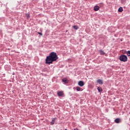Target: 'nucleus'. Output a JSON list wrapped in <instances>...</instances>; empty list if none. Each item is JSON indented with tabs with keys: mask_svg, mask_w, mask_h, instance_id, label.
<instances>
[{
	"mask_svg": "<svg viewBox=\"0 0 130 130\" xmlns=\"http://www.w3.org/2000/svg\"><path fill=\"white\" fill-rule=\"evenodd\" d=\"M123 11V9H122V7H120L118 9V12H120V13H122Z\"/></svg>",
	"mask_w": 130,
	"mask_h": 130,
	"instance_id": "9b49d317",
	"label": "nucleus"
},
{
	"mask_svg": "<svg viewBox=\"0 0 130 130\" xmlns=\"http://www.w3.org/2000/svg\"><path fill=\"white\" fill-rule=\"evenodd\" d=\"M99 9H100V8L99 7V6H96L94 7V11H95V12H96V11H99Z\"/></svg>",
	"mask_w": 130,
	"mask_h": 130,
	"instance_id": "6e6552de",
	"label": "nucleus"
},
{
	"mask_svg": "<svg viewBox=\"0 0 130 130\" xmlns=\"http://www.w3.org/2000/svg\"><path fill=\"white\" fill-rule=\"evenodd\" d=\"M121 121V118H116L115 120H114V122L116 123H120V122Z\"/></svg>",
	"mask_w": 130,
	"mask_h": 130,
	"instance_id": "7ed1b4c3",
	"label": "nucleus"
},
{
	"mask_svg": "<svg viewBox=\"0 0 130 130\" xmlns=\"http://www.w3.org/2000/svg\"><path fill=\"white\" fill-rule=\"evenodd\" d=\"M74 130H79V129H78V128H75L74 129Z\"/></svg>",
	"mask_w": 130,
	"mask_h": 130,
	"instance_id": "a211bd4d",
	"label": "nucleus"
},
{
	"mask_svg": "<svg viewBox=\"0 0 130 130\" xmlns=\"http://www.w3.org/2000/svg\"><path fill=\"white\" fill-rule=\"evenodd\" d=\"M126 54L128 56H130V51H128L126 52Z\"/></svg>",
	"mask_w": 130,
	"mask_h": 130,
	"instance_id": "dca6fc26",
	"label": "nucleus"
},
{
	"mask_svg": "<svg viewBox=\"0 0 130 130\" xmlns=\"http://www.w3.org/2000/svg\"><path fill=\"white\" fill-rule=\"evenodd\" d=\"M38 34H39V35H41V36H42V33H41V32H38Z\"/></svg>",
	"mask_w": 130,
	"mask_h": 130,
	"instance_id": "f3484780",
	"label": "nucleus"
},
{
	"mask_svg": "<svg viewBox=\"0 0 130 130\" xmlns=\"http://www.w3.org/2000/svg\"><path fill=\"white\" fill-rule=\"evenodd\" d=\"M78 85L79 86H80V87H83V86H84V82H83L82 81H79Z\"/></svg>",
	"mask_w": 130,
	"mask_h": 130,
	"instance_id": "423d86ee",
	"label": "nucleus"
},
{
	"mask_svg": "<svg viewBox=\"0 0 130 130\" xmlns=\"http://www.w3.org/2000/svg\"><path fill=\"white\" fill-rule=\"evenodd\" d=\"M26 17H27V19H29V18H30V14L27 13V14H26Z\"/></svg>",
	"mask_w": 130,
	"mask_h": 130,
	"instance_id": "2eb2a0df",
	"label": "nucleus"
},
{
	"mask_svg": "<svg viewBox=\"0 0 130 130\" xmlns=\"http://www.w3.org/2000/svg\"><path fill=\"white\" fill-rule=\"evenodd\" d=\"M76 90H77V91H83V89L81 88V87H77Z\"/></svg>",
	"mask_w": 130,
	"mask_h": 130,
	"instance_id": "9d476101",
	"label": "nucleus"
},
{
	"mask_svg": "<svg viewBox=\"0 0 130 130\" xmlns=\"http://www.w3.org/2000/svg\"><path fill=\"white\" fill-rule=\"evenodd\" d=\"M55 119H56V117L52 118V121L50 122L51 125H53L55 123Z\"/></svg>",
	"mask_w": 130,
	"mask_h": 130,
	"instance_id": "20e7f679",
	"label": "nucleus"
},
{
	"mask_svg": "<svg viewBox=\"0 0 130 130\" xmlns=\"http://www.w3.org/2000/svg\"><path fill=\"white\" fill-rule=\"evenodd\" d=\"M119 59L120 61H123L124 62H125L126 61H127V56L125 55H121L119 57Z\"/></svg>",
	"mask_w": 130,
	"mask_h": 130,
	"instance_id": "f03ea898",
	"label": "nucleus"
},
{
	"mask_svg": "<svg viewBox=\"0 0 130 130\" xmlns=\"http://www.w3.org/2000/svg\"><path fill=\"white\" fill-rule=\"evenodd\" d=\"M62 82H63L64 83H68V80L67 79V78H63L62 80Z\"/></svg>",
	"mask_w": 130,
	"mask_h": 130,
	"instance_id": "ddd939ff",
	"label": "nucleus"
},
{
	"mask_svg": "<svg viewBox=\"0 0 130 130\" xmlns=\"http://www.w3.org/2000/svg\"><path fill=\"white\" fill-rule=\"evenodd\" d=\"M101 7H103V4H101Z\"/></svg>",
	"mask_w": 130,
	"mask_h": 130,
	"instance_id": "6ab92c4d",
	"label": "nucleus"
},
{
	"mask_svg": "<svg viewBox=\"0 0 130 130\" xmlns=\"http://www.w3.org/2000/svg\"><path fill=\"white\" fill-rule=\"evenodd\" d=\"M58 58L56 53L53 52H51L49 56L46 57V63L47 64H50V63H52L53 61L57 60Z\"/></svg>",
	"mask_w": 130,
	"mask_h": 130,
	"instance_id": "f257e3e1",
	"label": "nucleus"
},
{
	"mask_svg": "<svg viewBox=\"0 0 130 130\" xmlns=\"http://www.w3.org/2000/svg\"><path fill=\"white\" fill-rule=\"evenodd\" d=\"M74 29H75V30H78L79 29V27H78L77 25H74L73 26Z\"/></svg>",
	"mask_w": 130,
	"mask_h": 130,
	"instance_id": "4468645a",
	"label": "nucleus"
},
{
	"mask_svg": "<svg viewBox=\"0 0 130 130\" xmlns=\"http://www.w3.org/2000/svg\"><path fill=\"white\" fill-rule=\"evenodd\" d=\"M99 51L101 55H104V54H105V52H104V51H103L102 50H100Z\"/></svg>",
	"mask_w": 130,
	"mask_h": 130,
	"instance_id": "1a4fd4ad",
	"label": "nucleus"
},
{
	"mask_svg": "<svg viewBox=\"0 0 130 130\" xmlns=\"http://www.w3.org/2000/svg\"><path fill=\"white\" fill-rule=\"evenodd\" d=\"M97 83H98V84H100V85H103V81L101 79H98L97 80Z\"/></svg>",
	"mask_w": 130,
	"mask_h": 130,
	"instance_id": "0eeeda50",
	"label": "nucleus"
},
{
	"mask_svg": "<svg viewBox=\"0 0 130 130\" xmlns=\"http://www.w3.org/2000/svg\"><path fill=\"white\" fill-rule=\"evenodd\" d=\"M98 90L100 93H101V92H102V88L101 87H98Z\"/></svg>",
	"mask_w": 130,
	"mask_h": 130,
	"instance_id": "f8f14e48",
	"label": "nucleus"
},
{
	"mask_svg": "<svg viewBox=\"0 0 130 130\" xmlns=\"http://www.w3.org/2000/svg\"><path fill=\"white\" fill-rule=\"evenodd\" d=\"M57 95L59 97L63 96V91H58Z\"/></svg>",
	"mask_w": 130,
	"mask_h": 130,
	"instance_id": "39448f33",
	"label": "nucleus"
}]
</instances>
